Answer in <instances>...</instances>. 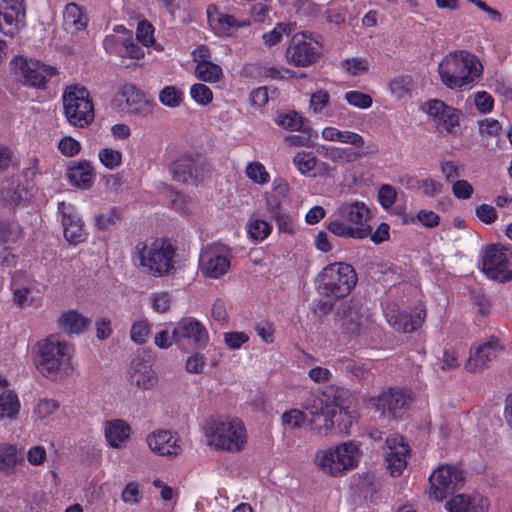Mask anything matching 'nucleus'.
Listing matches in <instances>:
<instances>
[{"instance_id": "obj_48", "label": "nucleus", "mask_w": 512, "mask_h": 512, "mask_svg": "<svg viewBox=\"0 0 512 512\" xmlns=\"http://www.w3.org/2000/svg\"><path fill=\"white\" fill-rule=\"evenodd\" d=\"M413 87L410 76H397L389 82V90L396 98L401 99L408 95Z\"/></svg>"}, {"instance_id": "obj_41", "label": "nucleus", "mask_w": 512, "mask_h": 512, "mask_svg": "<svg viewBox=\"0 0 512 512\" xmlns=\"http://www.w3.org/2000/svg\"><path fill=\"white\" fill-rule=\"evenodd\" d=\"M194 72L198 79L210 83L219 81L223 74L222 68L211 60L199 61Z\"/></svg>"}, {"instance_id": "obj_47", "label": "nucleus", "mask_w": 512, "mask_h": 512, "mask_svg": "<svg viewBox=\"0 0 512 512\" xmlns=\"http://www.w3.org/2000/svg\"><path fill=\"white\" fill-rule=\"evenodd\" d=\"M100 163L109 170H115L122 164V153L110 147L102 148L98 152Z\"/></svg>"}, {"instance_id": "obj_10", "label": "nucleus", "mask_w": 512, "mask_h": 512, "mask_svg": "<svg viewBox=\"0 0 512 512\" xmlns=\"http://www.w3.org/2000/svg\"><path fill=\"white\" fill-rule=\"evenodd\" d=\"M482 271L491 279L505 282L512 278V250L501 245L488 246L482 256Z\"/></svg>"}, {"instance_id": "obj_5", "label": "nucleus", "mask_w": 512, "mask_h": 512, "mask_svg": "<svg viewBox=\"0 0 512 512\" xmlns=\"http://www.w3.org/2000/svg\"><path fill=\"white\" fill-rule=\"evenodd\" d=\"M361 457L354 441L343 442L316 452L313 462L325 475L340 477L358 466Z\"/></svg>"}, {"instance_id": "obj_35", "label": "nucleus", "mask_w": 512, "mask_h": 512, "mask_svg": "<svg viewBox=\"0 0 512 512\" xmlns=\"http://www.w3.org/2000/svg\"><path fill=\"white\" fill-rule=\"evenodd\" d=\"M172 338L181 351L188 352L192 345V318L179 320L172 330Z\"/></svg>"}, {"instance_id": "obj_13", "label": "nucleus", "mask_w": 512, "mask_h": 512, "mask_svg": "<svg viewBox=\"0 0 512 512\" xmlns=\"http://www.w3.org/2000/svg\"><path fill=\"white\" fill-rule=\"evenodd\" d=\"M231 266L229 249L222 245L206 247L199 256V270L208 278L218 279L225 275Z\"/></svg>"}, {"instance_id": "obj_39", "label": "nucleus", "mask_w": 512, "mask_h": 512, "mask_svg": "<svg viewBox=\"0 0 512 512\" xmlns=\"http://www.w3.org/2000/svg\"><path fill=\"white\" fill-rule=\"evenodd\" d=\"M246 231L251 240L261 242L271 234L272 225L264 219L252 216L247 222Z\"/></svg>"}, {"instance_id": "obj_11", "label": "nucleus", "mask_w": 512, "mask_h": 512, "mask_svg": "<svg viewBox=\"0 0 512 512\" xmlns=\"http://www.w3.org/2000/svg\"><path fill=\"white\" fill-rule=\"evenodd\" d=\"M320 54V44L308 33H295L286 50L289 63L298 67H307L314 62Z\"/></svg>"}, {"instance_id": "obj_31", "label": "nucleus", "mask_w": 512, "mask_h": 512, "mask_svg": "<svg viewBox=\"0 0 512 512\" xmlns=\"http://www.w3.org/2000/svg\"><path fill=\"white\" fill-rule=\"evenodd\" d=\"M24 464V458L13 444L0 446V472L9 476L16 472L17 467Z\"/></svg>"}, {"instance_id": "obj_52", "label": "nucleus", "mask_w": 512, "mask_h": 512, "mask_svg": "<svg viewBox=\"0 0 512 512\" xmlns=\"http://www.w3.org/2000/svg\"><path fill=\"white\" fill-rule=\"evenodd\" d=\"M246 176L257 184H266L270 180L269 173L260 162H252L246 167Z\"/></svg>"}, {"instance_id": "obj_22", "label": "nucleus", "mask_w": 512, "mask_h": 512, "mask_svg": "<svg viewBox=\"0 0 512 512\" xmlns=\"http://www.w3.org/2000/svg\"><path fill=\"white\" fill-rule=\"evenodd\" d=\"M107 445L113 449L126 448L132 435L131 424L122 418L107 419L102 424Z\"/></svg>"}, {"instance_id": "obj_8", "label": "nucleus", "mask_w": 512, "mask_h": 512, "mask_svg": "<svg viewBox=\"0 0 512 512\" xmlns=\"http://www.w3.org/2000/svg\"><path fill=\"white\" fill-rule=\"evenodd\" d=\"M11 70L25 86L43 88L56 74V68L34 58L15 56L11 62Z\"/></svg>"}, {"instance_id": "obj_20", "label": "nucleus", "mask_w": 512, "mask_h": 512, "mask_svg": "<svg viewBox=\"0 0 512 512\" xmlns=\"http://www.w3.org/2000/svg\"><path fill=\"white\" fill-rule=\"evenodd\" d=\"M145 441L150 451L159 456L174 457L182 452L179 438L169 430L152 431Z\"/></svg>"}, {"instance_id": "obj_32", "label": "nucleus", "mask_w": 512, "mask_h": 512, "mask_svg": "<svg viewBox=\"0 0 512 512\" xmlns=\"http://www.w3.org/2000/svg\"><path fill=\"white\" fill-rule=\"evenodd\" d=\"M20 400L17 394L10 389H0V421H14L20 412Z\"/></svg>"}, {"instance_id": "obj_54", "label": "nucleus", "mask_w": 512, "mask_h": 512, "mask_svg": "<svg viewBox=\"0 0 512 512\" xmlns=\"http://www.w3.org/2000/svg\"><path fill=\"white\" fill-rule=\"evenodd\" d=\"M290 32L289 24L278 23L271 31L264 33L262 39L265 45L271 47L279 43L284 34H289Z\"/></svg>"}, {"instance_id": "obj_59", "label": "nucleus", "mask_w": 512, "mask_h": 512, "mask_svg": "<svg viewBox=\"0 0 512 512\" xmlns=\"http://www.w3.org/2000/svg\"><path fill=\"white\" fill-rule=\"evenodd\" d=\"M58 149L62 155L73 157L81 150V143L71 136H64L58 142Z\"/></svg>"}, {"instance_id": "obj_45", "label": "nucleus", "mask_w": 512, "mask_h": 512, "mask_svg": "<svg viewBox=\"0 0 512 512\" xmlns=\"http://www.w3.org/2000/svg\"><path fill=\"white\" fill-rule=\"evenodd\" d=\"M152 324L146 318H140L135 320L131 324L130 328V339L137 345L145 344L151 334Z\"/></svg>"}, {"instance_id": "obj_56", "label": "nucleus", "mask_w": 512, "mask_h": 512, "mask_svg": "<svg viewBox=\"0 0 512 512\" xmlns=\"http://www.w3.org/2000/svg\"><path fill=\"white\" fill-rule=\"evenodd\" d=\"M115 31L123 32L127 37L122 38V44L125 47L124 55L129 56L130 58L140 59L144 56V51L137 46L134 42L130 41V32L126 30L123 26H117Z\"/></svg>"}, {"instance_id": "obj_12", "label": "nucleus", "mask_w": 512, "mask_h": 512, "mask_svg": "<svg viewBox=\"0 0 512 512\" xmlns=\"http://www.w3.org/2000/svg\"><path fill=\"white\" fill-rule=\"evenodd\" d=\"M336 320L342 331L351 336L362 334L371 324L368 313L352 301L341 303L336 312Z\"/></svg>"}, {"instance_id": "obj_21", "label": "nucleus", "mask_w": 512, "mask_h": 512, "mask_svg": "<svg viewBox=\"0 0 512 512\" xmlns=\"http://www.w3.org/2000/svg\"><path fill=\"white\" fill-rule=\"evenodd\" d=\"M338 216L353 226L354 229H363L364 238L371 233V226L368 224L370 210L363 202H344L336 210Z\"/></svg>"}, {"instance_id": "obj_19", "label": "nucleus", "mask_w": 512, "mask_h": 512, "mask_svg": "<svg viewBox=\"0 0 512 512\" xmlns=\"http://www.w3.org/2000/svg\"><path fill=\"white\" fill-rule=\"evenodd\" d=\"M385 317L395 330L411 333L422 325L426 317V312L420 307H416L410 312L405 310L400 311L396 305H392L386 308Z\"/></svg>"}, {"instance_id": "obj_34", "label": "nucleus", "mask_w": 512, "mask_h": 512, "mask_svg": "<svg viewBox=\"0 0 512 512\" xmlns=\"http://www.w3.org/2000/svg\"><path fill=\"white\" fill-rule=\"evenodd\" d=\"M63 26L71 33L83 30L87 26V17L81 7L75 3H69L63 11Z\"/></svg>"}, {"instance_id": "obj_38", "label": "nucleus", "mask_w": 512, "mask_h": 512, "mask_svg": "<svg viewBox=\"0 0 512 512\" xmlns=\"http://www.w3.org/2000/svg\"><path fill=\"white\" fill-rule=\"evenodd\" d=\"M171 174L173 180L179 184L189 185L192 179V159L184 155L174 161L171 165Z\"/></svg>"}, {"instance_id": "obj_15", "label": "nucleus", "mask_w": 512, "mask_h": 512, "mask_svg": "<svg viewBox=\"0 0 512 512\" xmlns=\"http://www.w3.org/2000/svg\"><path fill=\"white\" fill-rule=\"evenodd\" d=\"M26 25L24 0H0V32L14 37Z\"/></svg>"}, {"instance_id": "obj_53", "label": "nucleus", "mask_w": 512, "mask_h": 512, "mask_svg": "<svg viewBox=\"0 0 512 512\" xmlns=\"http://www.w3.org/2000/svg\"><path fill=\"white\" fill-rule=\"evenodd\" d=\"M150 303L155 312L163 314L169 311L172 298L168 292H154L150 295Z\"/></svg>"}, {"instance_id": "obj_49", "label": "nucleus", "mask_w": 512, "mask_h": 512, "mask_svg": "<svg viewBox=\"0 0 512 512\" xmlns=\"http://www.w3.org/2000/svg\"><path fill=\"white\" fill-rule=\"evenodd\" d=\"M293 163L301 174H307L315 168L317 158L312 152L301 151L293 157Z\"/></svg>"}, {"instance_id": "obj_55", "label": "nucleus", "mask_w": 512, "mask_h": 512, "mask_svg": "<svg viewBox=\"0 0 512 512\" xmlns=\"http://www.w3.org/2000/svg\"><path fill=\"white\" fill-rule=\"evenodd\" d=\"M342 67L352 76L363 75L369 70V63L365 58L346 59Z\"/></svg>"}, {"instance_id": "obj_2", "label": "nucleus", "mask_w": 512, "mask_h": 512, "mask_svg": "<svg viewBox=\"0 0 512 512\" xmlns=\"http://www.w3.org/2000/svg\"><path fill=\"white\" fill-rule=\"evenodd\" d=\"M442 84L451 90L471 89L482 77L483 65L476 55L467 50L446 54L438 65Z\"/></svg>"}, {"instance_id": "obj_26", "label": "nucleus", "mask_w": 512, "mask_h": 512, "mask_svg": "<svg viewBox=\"0 0 512 512\" xmlns=\"http://www.w3.org/2000/svg\"><path fill=\"white\" fill-rule=\"evenodd\" d=\"M115 104L123 110L146 114L148 112V101L144 94L133 85H125L114 97Z\"/></svg>"}, {"instance_id": "obj_3", "label": "nucleus", "mask_w": 512, "mask_h": 512, "mask_svg": "<svg viewBox=\"0 0 512 512\" xmlns=\"http://www.w3.org/2000/svg\"><path fill=\"white\" fill-rule=\"evenodd\" d=\"M206 444L229 453L244 450L247 443V431L243 422L229 415L215 414L204 420L201 425Z\"/></svg>"}, {"instance_id": "obj_27", "label": "nucleus", "mask_w": 512, "mask_h": 512, "mask_svg": "<svg viewBox=\"0 0 512 512\" xmlns=\"http://www.w3.org/2000/svg\"><path fill=\"white\" fill-rule=\"evenodd\" d=\"M449 512H485L488 500L479 494H457L445 503Z\"/></svg>"}, {"instance_id": "obj_40", "label": "nucleus", "mask_w": 512, "mask_h": 512, "mask_svg": "<svg viewBox=\"0 0 512 512\" xmlns=\"http://www.w3.org/2000/svg\"><path fill=\"white\" fill-rule=\"evenodd\" d=\"M59 410V403L54 399H39L33 407L32 418L35 421L46 422L51 420Z\"/></svg>"}, {"instance_id": "obj_62", "label": "nucleus", "mask_w": 512, "mask_h": 512, "mask_svg": "<svg viewBox=\"0 0 512 512\" xmlns=\"http://www.w3.org/2000/svg\"><path fill=\"white\" fill-rule=\"evenodd\" d=\"M27 461L33 466H41L47 459L46 449L41 445H34L27 450Z\"/></svg>"}, {"instance_id": "obj_58", "label": "nucleus", "mask_w": 512, "mask_h": 512, "mask_svg": "<svg viewBox=\"0 0 512 512\" xmlns=\"http://www.w3.org/2000/svg\"><path fill=\"white\" fill-rule=\"evenodd\" d=\"M330 100L329 93L325 90H318L310 97L309 111L313 114H320L328 105Z\"/></svg>"}, {"instance_id": "obj_14", "label": "nucleus", "mask_w": 512, "mask_h": 512, "mask_svg": "<svg viewBox=\"0 0 512 512\" xmlns=\"http://www.w3.org/2000/svg\"><path fill=\"white\" fill-rule=\"evenodd\" d=\"M425 112L433 119L439 133L456 135L460 126L461 111L446 105L438 99H431L425 104Z\"/></svg>"}, {"instance_id": "obj_63", "label": "nucleus", "mask_w": 512, "mask_h": 512, "mask_svg": "<svg viewBox=\"0 0 512 512\" xmlns=\"http://www.w3.org/2000/svg\"><path fill=\"white\" fill-rule=\"evenodd\" d=\"M19 234L17 224L10 221H0V242L14 241Z\"/></svg>"}, {"instance_id": "obj_64", "label": "nucleus", "mask_w": 512, "mask_h": 512, "mask_svg": "<svg viewBox=\"0 0 512 512\" xmlns=\"http://www.w3.org/2000/svg\"><path fill=\"white\" fill-rule=\"evenodd\" d=\"M223 340L230 349H239L249 340V336L245 332H226Z\"/></svg>"}, {"instance_id": "obj_30", "label": "nucleus", "mask_w": 512, "mask_h": 512, "mask_svg": "<svg viewBox=\"0 0 512 512\" xmlns=\"http://www.w3.org/2000/svg\"><path fill=\"white\" fill-rule=\"evenodd\" d=\"M57 323L67 334H81L89 327L90 319L76 310H68L59 316Z\"/></svg>"}, {"instance_id": "obj_23", "label": "nucleus", "mask_w": 512, "mask_h": 512, "mask_svg": "<svg viewBox=\"0 0 512 512\" xmlns=\"http://www.w3.org/2000/svg\"><path fill=\"white\" fill-rule=\"evenodd\" d=\"M503 352V346L498 339L491 337L487 342L479 345L465 363V368L469 372H477L488 366Z\"/></svg>"}, {"instance_id": "obj_6", "label": "nucleus", "mask_w": 512, "mask_h": 512, "mask_svg": "<svg viewBox=\"0 0 512 512\" xmlns=\"http://www.w3.org/2000/svg\"><path fill=\"white\" fill-rule=\"evenodd\" d=\"M357 275L350 264L336 262L323 268L317 279V289L327 297H345L355 287Z\"/></svg>"}, {"instance_id": "obj_25", "label": "nucleus", "mask_w": 512, "mask_h": 512, "mask_svg": "<svg viewBox=\"0 0 512 512\" xmlns=\"http://www.w3.org/2000/svg\"><path fill=\"white\" fill-rule=\"evenodd\" d=\"M327 392L328 396H333V430L338 434H348L354 422L351 413L343 408L344 398L349 395V392L344 388H330Z\"/></svg>"}, {"instance_id": "obj_4", "label": "nucleus", "mask_w": 512, "mask_h": 512, "mask_svg": "<svg viewBox=\"0 0 512 512\" xmlns=\"http://www.w3.org/2000/svg\"><path fill=\"white\" fill-rule=\"evenodd\" d=\"M139 267L153 277L171 274L177 264L176 248L169 239L157 238L136 245Z\"/></svg>"}, {"instance_id": "obj_57", "label": "nucleus", "mask_w": 512, "mask_h": 512, "mask_svg": "<svg viewBox=\"0 0 512 512\" xmlns=\"http://www.w3.org/2000/svg\"><path fill=\"white\" fill-rule=\"evenodd\" d=\"M136 37L142 45L152 46L155 43L154 27L147 21H140L137 26Z\"/></svg>"}, {"instance_id": "obj_42", "label": "nucleus", "mask_w": 512, "mask_h": 512, "mask_svg": "<svg viewBox=\"0 0 512 512\" xmlns=\"http://www.w3.org/2000/svg\"><path fill=\"white\" fill-rule=\"evenodd\" d=\"M185 98V93L181 88L176 86H165L159 91L158 99L159 102L168 108L179 107Z\"/></svg>"}, {"instance_id": "obj_61", "label": "nucleus", "mask_w": 512, "mask_h": 512, "mask_svg": "<svg viewBox=\"0 0 512 512\" xmlns=\"http://www.w3.org/2000/svg\"><path fill=\"white\" fill-rule=\"evenodd\" d=\"M397 193L394 187L388 184H384L379 188L378 201L382 207L388 209L396 201Z\"/></svg>"}, {"instance_id": "obj_43", "label": "nucleus", "mask_w": 512, "mask_h": 512, "mask_svg": "<svg viewBox=\"0 0 512 512\" xmlns=\"http://www.w3.org/2000/svg\"><path fill=\"white\" fill-rule=\"evenodd\" d=\"M143 498V486L138 481L127 482L120 494L121 501L130 506H138Z\"/></svg>"}, {"instance_id": "obj_29", "label": "nucleus", "mask_w": 512, "mask_h": 512, "mask_svg": "<svg viewBox=\"0 0 512 512\" xmlns=\"http://www.w3.org/2000/svg\"><path fill=\"white\" fill-rule=\"evenodd\" d=\"M93 171L91 163L82 160L68 169V178L73 186L87 190L94 182Z\"/></svg>"}, {"instance_id": "obj_36", "label": "nucleus", "mask_w": 512, "mask_h": 512, "mask_svg": "<svg viewBox=\"0 0 512 512\" xmlns=\"http://www.w3.org/2000/svg\"><path fill=\"white\" fill-rule=\"evenodd\" d=\"M267 210L275 220L279 232L292 235L296 230L295 219L278 204L267 203Z\"/></svg>"}, {"instance_id": "obj_17", "label": "nucleus", "mask_w": 512, "mask_h": 512, "mask_svg": "<svg viewBox=\"0 0 512 512\" xmlns=\"http://www.w3.org/2000/svg\"><path fill=\"white\" fill-rule=\"evenodd\" d=\"M411 400L410 393L402 388H388L376 397L369 399V404L383 415L397 416L405 409Z\"/></svg>"}, {"instance_id": "obj_46", "label": "nucleus", "mask_w": 512, "mask_h": 512, "mask_svg": "<svg viewBox=\"0 0 512 512\" xmlns=\"http://www.w3.org/2000/svg\"><path fill=\"white\" fill-rule=\"evenodd\" d=\"M327 229L336 236L347 237L354 239H363L364 230L354 229L352 225L341 220L330 221L327 225Z\"/></svg>"}, {"instance_id": "obj_44", "label": "nucleus", "mask_w": 512, "mask_h": 512, "mask_svg": "<svg viewBox=\"0 0 512 512\" xmlns=\"http://www.w3.org/2000/svg\"><path fill=\"white\" fill-rule=\"evenodd\" d=\"M319 153L323 157H325L333 162H339V161L350 162V161H353L362 156V154L355 153L351 149L333 147V146H322L319 150Z\"/></svg>"}, {"instance_id": "obj_60", "label": "nucleus", "mask_w": 512, "mask_h": 512, "mask_svg": "<svg viewBox=\"0 0 512 512\" xmlns=\"http://www.w3.org/2000/svg\"><path fill=\"white\" fill-rule=\"evenodd\" d=\"M276 123L291 131L299 130L302 126L301 116L294 111L278 115Z\"/></svg>"}, {"instance_id": "obj_1", "label": "nucleus", "mask_w": 512, "mask_h": 512, "mask_svg": "<svg viewBox=\"0 0 512 512\" xmlns=\"http://www.w3.org/2000/svg\"><path fill=\"white\" fill-rule=\"evenodd\" d=\"M33 362L36 369L46 378H66L75 370L74 347L55 336L39 340L33 347Z\"/></svg>"}, {"instance_id": "obj_24", "label": "nucleus", "mask_w": 512, "mask_h": 512, "mask_svg": "<svg viewBox=\"0 0 512 512\" xmlns=\"http://www.w3.org/2000/svg\"><path fill=\"white\" fill-rule=\"evenodd\" d=\"M131 385L140 390H151L158 383V377L149 361L136 357L132 359L128 371Z\"/></svg>"}, {"instance_id": "obj_33", "label": "nucleus", "mask_w": 512, "mask_h": 512, "mask_svg": "<svg viewBox=\"0 0 512 512\" xmlns=\"http://www.w3.org/2000/svg\"><path fill=\"white\" fill-rule=\"evenodd\" d=\"M321 136L327 141L350 144L357 148H362L365 144L362 135L349 130L342 131L335 127H325L321 132Z\"/></svg>"}, {"instance_id": "obj_28", "label": "nucleus", "mask_w": 512, "mask_h": 512, "mask_svg": "<svg viewBox=\"0 0 512 512\" xmlns=\"http://www.w3.org/2000/svg\"><path fill=\"white\" fill-rule=\"evenodd\" d=\"M206 14L209 26L218 35H229L233 29L249 25L248 22H238L232 15L219 12L214 4L208 5Z\"/></svg>"}, {"instance_id": "obj_50", "label": "nucleus", "mask_w": 512, "mask_h": 512, "mask_svg": "<svg viewBox=\"0 0 512 512\" xmlns=\"http://www.w3.org/2000/svg\"><path fill=\"white\" fill-rule=\"evenodd\" d=\"M306 421V415L299 409H290L281 415V423L289 429H300Z\"/></svg>"}, {"instance_id": "obj_16", "label": "nucleus", "mask_w": 512, "mask_h": 512, "mask_svg": "<svg viewBox=\"0 0 512 512\" xmlns=\"http://www.w3.org/2000/svg\"><path fill=\"white\" fill-rule=\"evenodd\" d=\"M410 448L403 436L391 434L386 438L384 447V457L386 468L390 475L398 477L407 466V457Z\"/></svg>"}, {"instance_id": "obj_9", "label": "nucleus", "mask_w": 512, "mask_h": 512, "mask_svg": "<svg viewBox=\"0 0 512 512\" xmlns=\"http://www.w3.org/2000/svg\"><path fill=\"white\" fill-rule=\"evenodd\" d=\"M464 472L457 466L440 465L429 477V497L436 501H443L463 487Z\"/></svg>"}, {"instance_id": "obj_7", "label": "nucleus", "mask_w": 512, "mask_h": 512, "mask_svg": "<svg viewBox=\"0 0 512 512\" xmlns=\"http://www.w3.org/2000/svg\"><path fill=\"white\" fill-rule=\"evenodd\" d=\"M63 112L68 123L77 128H86L94 120V105L85 87L70 85L62 95Z\"/></svg>"}, {"instance_id": "obj_18", "label": "nucleus", "mask_w": 512, "mask_h": 512, "mask_svg": "<svg viewBox=\"0 0 512 512\" xmlns=\"http://www.w3.org/2000/svg\"><path fill=\"white\" fill-rule=\"evenodd\" d=\"M58 211L62 216L63 233L66 241L71 245H78L84 242L87 233L76 208L71 204L60 202L58 204Z\"/></svg>"}, {"instance_id": "obj_37", "label": "nucleus", "mask_w": 512, "mask_h": 512, "mask_svg": "<svg viewBox=\"0 0 512 512\" xmlns=\"http://www.w3.org/2000/svg\"><path fill=\"white\" fill-rule=\"evenodd\" d=\"M310 429L319 435H327L334 428L333 406L326 405V410L308 419Z\"/></svg>"}, {"instance_id": "obj_51", "label": "nucleus", "mask_w": 512, "mask_h": 512, "mask_svg": "<svg viewBox=\"0 0 512 512\" xmlns=\"http://www.w3.org/2000/svg\"><path fill=\"white\" fill-rule=\"evenodd\" d=\"M344 99L349 105L359 109H368L373 102L370 95L356 90L346 92Z\"/></svg>"}]
</instances>
